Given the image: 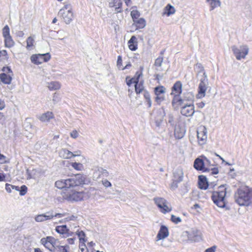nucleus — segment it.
Instances as JSON below:
<instances>
[{"label": "nucleus", "mask_w": 252, "mask_h": 252, "mask_svg": "<svg viewBox=\"0 0 252 252\" xmlns=\"http://www.w3.org/2000/svg\"><path fill=\"white\" fill-rule=\"evenodd\" d=\"M101 173L105 177H107L109 175L108 172L106 169H102Z\"/></svg>", "instance_id": "e2e57ef3"}, {"label": "nucleus", "mask_w": 252, "mask_h": 252, "mask_svg": "<svg viewBox=\"0 0 252 252\" xmlns=\"http://www.w3.org/2000/svg\"><path fill=\"white\" fill-rule=\"evenodd\" d=\"M52 215L54 217H57L59 218H62L65 216V214H61V213H54L53 211H52Z\"/></svg>", "instance_id": "13d9d810"}, {"label": "nucleus", "mask_w": 252, "mask_h": 252, "mask_svg": "<svg viewBox=\"0 0 252 252\" xmlns=\"http://www.w3.org/2000/svg\"><path fill=\"white\" fill-rule=\"evenodd\" d=\"M207 130L205 126H200L197 130V136L198 143L200 145L206 144L207 139Z\"/></svg>", "instance_id": "f8f14e48"}, {"label": "nucleus", "mask_w": 252, "mask_h": 252, "mask_svg": "<svg viewBox=\"0 0 252 252\" xmlns=\"http://www.w3.org/2000/svg\"><path fill=\"white\" fill-rule=\"evenodd\" d=\"M188 239L191 242H198L201 240V232L197 229H192L189 231H186Z\"/></svg>", "instance_id": "dca6fc26"}, {"label": "nucleus", "mask_w": 252, "mask_h": 252, "mask_svg": "<svg viewBox=\"0 0 252 252\" xmlns=\"http://www.w3.org/2000/svg\"><path fill=\"white\" fill-rule=\"evenodd\" d=\"M201 158H203V162H204L205 167H207L210 168V167L213 165V164H212L210 159H208L207 157H206L204 155L201 156Z\"/></svg>", "instance_id": "79ce46f5"}, {"label": "nucleus", "mask_w": 252, "mask_h": 252, "mask_svg": "<svg viewBox=\"0 0 252 252\" xmlns=\"http://www.w3.org/2000/svg\"><path fill=\"white\" fill-rule=\"evenodd\" d=\"M5 107V103L3 100L0 98V110H2Z\"/></svg>", "instance_id": "680f3d73"}, {"label": "nucleus", "mask_w": 252, "mask_h": 252, "mask_svg": "<svg viewBox=\"0 0 252 252\" xmlns=\"http://www.w3.org/2000/svg\"><path fill=\"white\" fill-rule=\"evenodd\" d=\"M85 177L81 174H77L65 180H60L55 182V186L60 189L65 190L75 188L84 183Z\"/></svg>", "instance_id": "f257e3e1"}, {"label": "nucleus", "mask_w": 252, "mask_h": 252, "mask_svg": "<svg viewBox=\"0 0 252 252\" xmlns=\"http://www.w3.org/2000/svg\"><path fill=\"white\" fill-rule=\"evenodd\" d=\"M41 243L43 244L45 248L48 249L50 251H55V246L51 244V243H49L45 239V238H43L41 239Z\"/></svg>", "instance_id": "473e14b6"}, {"label": "nucleus", "mask_w": 252, "mask_h": 252, "mask_svg": "<svg viewBox=\"0 0 252 252\" xmlns=\"http://www.w3.org/2000/svg\"><path fill=\"white\" fill-rule=\"evenodd\" d=\"M177 175H179V177L177 180H174L171 185V188L173 190L178 188V184L181 182L183 178V173L182 170L178 169L174 173V178H177Z\"/></svg>", "instance_id": "a211bd4d"}, {"label": "nucleus", "mask_w": 252, "mask_h": 252, "mask_svg": "<svg viewBox=\"0 0 252 252\" xmlns=\"http://www.w3.org/2000/svg\"><path fill=\"white\" fill-rule=\"evenodd\" d=\"M137 79V76L136 75V74H135V76L134 77L130 78L129 76H127L126 78V83L128 86H130L132 84L134 83L135 84Z\"/></svg>", "instance_id": "58836bf2"}, {"label": "nucleus", "mask_w": 252, "mask_h": 252, "mask_svg": "<svg viewBox=\"0 0 252 252\" xmlns=\"http://www.w3.org/2000/svg\"><path fill=\"white\" fill-rule=\"evenodd\" d=\"M2 35L4 38L10 36V29L8 25H6L2 29Z\"/></svg>", "instance_id": "a19ab883"}, {"label": "nucleus", "mask_w": 252, "mask_h": 252, "mask_svg": "<svg viewBox=\"0 0 252 252\" xmlns=\"http://www.w3.org/2000/svg\"><path fill=\"white\" fill-rule=\"evenodd\" d=\"M62 196L64 199L69 202L81 201L88 197L85 192L77 190L76 187L66 189L63 193Z\"/></svg>", "instance_id": "7ed1b4c3"}, {"label": "nucleus", "mask_w": 252, "mask_h": 252, "mask_svg": "<svg viewBox=\"0 0 252 252\" xmlns=\"http://www.w3.org/2000/svg\"><path fill=\"white\" fill-rule=\"evenodd\" d=\"M26 48L28 50H32L33 49L35 46V41L34 39V36H29L26 41Z\"/></svg>", "instance_id": "393cba45"}, {"label": "nucleus", "mask_w": 252, "mask_h": 252, "mask_svg": "<svg viewBox=\"0 0 252 252\" xmlns=\"http://www.w3.org/2000/svg\"><path fill=\"white\" fill-rule=\"evenodd\" d=\"M75 217L74 216H72L71 217H69L68 218H66L64 219V221H68L70 220H73L74 219H75Z\"/></svg>", "instance_id": "338daca9"}, {"label": "nucleus", "mask_w": 252, "mask_h": 252, "mask_svg": "<svg viewBox=\"0 0 252 252\" xmlns=\"http://www.w3.org/2000/svg\"><path fill=\"white\" fill-rule=\"evenodd\" d=\"M75 238H68L67 239L68 243L69 244H73L74 243Z\"/></svg>", "instance_id": "0e129e2a"}, {"label": "nucleus", "mask_w": 252, "mask_h": 252, "mask_svg": "<svg viewBox=\"0 0 252 252\" xmlns=\"http://www.w3.org/2000/svg\"><path fill=\"white\" fill-rule=\"evenodd\" d=\"M193 166L198 171H202L203 172H211L210 174L211 175H216L219 173V169L217 167L209 168L207 167H205L204 162H203V158H201V156L195 159Z\"/></svg>", "instance_id": "423d86ee"}, {"label": "nucleus", "mask_w": 252, "mask_h": 252, "mask_svg": "<svg viewBox=\"0 0 252 252\" xmlns=\"http://www.w3.org/2000/svg\"><path fill=\"white\" fill-rule=\"evenodd\" d=\"M171 220L173 222H174L176 224H178V223L181 222L182 221V220L180 217H176V216H175L174 215H171Z\"/></svg>", "instance_id": "a18cd8bd"}, {"label": "nucleus", "mask_w": 252, "mask_h": 252, "mask_svg": "<svg viewBox=\"0 0 252 252\" xmlns=\"http://www.w3.org/2000/svg\"><path fill=\"white\" fill-rule=\"evenodd\" d=\"M102 183L106 188L110 187L112 186L111 183L106 179L102 180Z\"/></svg>", "instance_id": "5fc2aeb1"}, {"label": "nucleus", "mask_w": 252, "mask_h": 252, "mask_svg": "<svg viewBox=\"0 0 252 252\" xmlns=\"http://www.w3.org/2000/svg\"><path fill=\"white\" fill-rule=\"evenodd\" d=\"M133 22V26L136 28V30L143 29L146 25V20L143 18H140Z\"/></svg>", "instance_id": "cd10ccee"}, {"label": "nucleus", "mask_w": 252, "mask_h": 252, "mask_svg": "<svg viewBox=\"0 0 252 252\" xmlns=\"http://www.w3.org/2000/svg\"><path fill=\"white\" fill-rule=\"evenodd\" d=\"M155 101L158 104H160L165 99L164 94H155Z\"/></svg>", "instance_id": "ea45409f"}, {"label": "nucleus", "mask_w": 252, "mask_h": 252, "mask_svg": "<svg viewBox=\"0 0 252 252\" xmlns=\"http://www.w3.org/2000/svg\"><path fill=\"white\" fill-rule=\"evenodd\" d=\"M172 105L174 109H184L187 106L190 107L191 110H193L194 107L192 104H187L184 103V100L180 96L173 97Z\"/></svg>", "instance_id": "9b49d317"}, {"label": "nucleus", "mask_w": 252, "mask_h": 252, "mask_svg": "<svg viewBox=\"0 0 252 252\" xmlns=\"http://www.w3.org/2000/svg\"><path fill=\"white\" fill-rule=\"evenodd\" d=\"M18 191H19L21 195H24L27 193V187L25 185H22L21 188H19V190Z\"/></svg>", "instance_id": "49530a36"}, {"label": "nucleus", "mask_w": 252, "mask_h": 252, "mask_svg": "<svg viewBox=\"0 0 252 252\" xmlns=\"http://www.w3.org/2000/svg\"><path fill=\"white\" fill-rule=\"evenodd\" d=\"M77 235L78 236V237H79V240L80 241H83L84 242H85L86 241L84 239V237L85 236V233L82 231H79L77 233Z\"/></svg>", "instance_id": "09e8293b"}, {"label": "nucleus", "mask_w": 252, "mask_h": 252, "mask_svg": "<svg viewBox=\"0 0 252 252\" xmlns=\"http://www.w3.org/2000/svg\"><path fill=\"white\" fill-rule=\"evenodd\" d=\"M130 15L133 20V22L137 19L140 18V13L136 9L132 10L130 12Z\"/></svg>", "instance_id": "4c0bfd02"}, {"label": "nucleus", "mask_w": 252, "mask_h": 252, "mask_svg": "<svg viewBox=\"0 0 252 252\" xmlns=\"http://www.w3.org/2000/svg\"><path fill=\"white\" fill-rule=\"evenodd\" d=\"M79 248L81 252H89L88 250L87 249L85 242H83L79 245Z\"/></svg>", "instance_id": "8fccbe9b"}, {"label": "nucleus", "mask_w": 252, "mask_h": 252, "mask_svg": "<svg viewBox=\"0 0 252 252\" xmlns=\"http://www.w3.org/2000/svg\"><path fill=\"white\" fill-rule=\"evenodd\" d=\"M186 129L185 125L184 123H179L176 125L174 128V136L176 139H180L182 138L185 133Z\"/></svg>", "instance_id": "4468645a"}, {"label": "nucleus", "mask_w": 252, "mask_h": 252, "mask_svg": "<svg viewBox=\"0 0 252 252\" xmlns=\"http://www.w3.org/2000/svg\"><path fill=\"white\" fill-rule=\"evenodd\" d=\"M69 247L66 245L65 246L56 245L55 248V251L57 252H68Z\"/></svg>", "instance_id": "c9c22d12"}, {"label": "nucleus", "mask_w": 252, "mask_h": 252, "mask_svg": "<svg viewBox=\"0 0 252 252\" xmlns=\"http://www.w3.org/2000/svg\"><path fill=\"white\" fill-rule=\"evenodd\" d=\"M45 239L47 240V242L49 243H51V244L53 245H54V246H56V239L52 237H47L46 238H45Z\"/></svg>", "instance_id": "de8ad7c7"}, {"label": "nucleus", "mask_w": 252, "mask_h": 252, "mask_svg": "<svg viewBox=\"0 0 252 252\" xmlns=\"http://www.w3.org/2000/svg\"><path fill=\"white\" fill-rule=\"evenodd\" d=\"M61 87L60 83L58 81H52L48 83V88L50 91L59 90Z\"/></svg>", "instance_id": "7c9ffc66"}, {"label": "nucleus", "mask_w": 252, "mask_h": 252, "mask_svg": "<svg viewBox=\"0 0 252 252\" xmlns=\"http://www.w3.org/2000/svg\"><path fill=\"white\" fill-rule=\"evenodd\" d=\"M127 45L130 50L132 51H136L138 48V41L136 37L132 35L128 41Z\"/></svg>", "instance_id": "5701e85b"}, {"label": "nucleus", "mask_w": 252, "mask_h": 252, "mask_svg": "<svg viewBox=\"0 0 252 252\" xmlns=\"http://www.w3.org/2000/svg\"><path fill=\"white\" fill-rule=\"evenodd\" d=\"M235 202L241 206H249L252 203V189L247 186L237 189L234 195Z\"/></svg>", "instance_id": "f03ea898"}, {"label": "nucleus", "mask_w": 252, "mask_h": 252, "mask_svg": "<svg viewBox=\"0 0 252 252\" xmlns=\"http://www.w3.org/2000/svg\"><path fill=\"white\" fill-rule=\"evenodd\" d=\"M108 6L116 13H122L123 11L121 0H111L108 3Z\"/></svg>", "instance_id": "2eb2a0df"}, {"label": "nucleus", "mask_w": 252, "mask_h": 252, "mask_svg": "<svg viewBox=\"0 0 252 252\" xmlns=\"http://www.w3.org/2000/svg\"><path fill=\"white\" fill-rule=\"evenodd\" d=\"M232 50L236 58L238 60L245 59L249 53V48L247 45H244L240 46L238 48L236 46L232 47Z\"/></svg>", "instance_id": "1a4fd4ad"}, {"label": "nucleus", "mask_w": 252, "mask_h": 252, "mask_svg": "<svg viewBox=\"0 0 252 252\" xmlns=\"http://www.w3.org/2000/svg\"><path fill=\"white\" fill-rule=\"evenodd\" d=\"M216 248V246H212V247L206 249L205 252H215Z\"/></svg>", "instance_id": "bf43d9fd"}, {"label": "nucleus", "mask_w": 252, "mask_h": 252, "mask_svg": "<svg viewBox=\"0 0 252 252\" xmlns=\"http://www.w3.org/2000/svg\"><path fill=\"white\" fill-rule=\"evenodd\" d=\"M54 118V115L51 111H47L39 116V119L42 122H48Z\"/></svg>", "instance_id": "a878e982"}, {"label": "nucleus", "mask_w": 252, "mask_h": 252, "mask_svg": "<svg viewBox=\"0 0 252 252\" xmlns=\"http://www.w3.org/2000/svg\"><path fill=\"white\" fill-rule=\"evenodd\" d=\"M164 51H162L160 52L161 56L157 58L155 61L154 65L157 67H159L161 66L163 61V55L164 54Z\"/></svg>", "instance_id": "f704fd0d"}, {"label": "nucleus", "mask_w": 252, "mask_h": 252, "mask_svg": "<svg viewBox=\"0 0 252 252\" xmlns=\"http://www.w3.org/2000/svg\"><path fill=\"white\" fill-rule=\"evenodd\" d=\"M226 188L225 185H221L219 187V190L214 191L212 195V199L214 203L220 208H224L225 206V197L226 196Z\"/></svg>", "instance_id": "39448f33"}, {"label": "nucleus", "mask_w": 252, "mask_h": 252, "mask_svg": "<svg viewBox=\"0 0 252 252\" xmlns=\"http://www.w3.org/2000/svg\"><path fill=\"white\" fill-rule=\"evenodd\" d=\"M166 89L163 86H158L154 89V93L155 94H164Z\"/></svg>", "instance_id": "e433bc0d"}, {"label": "nucleus", "mask_w": 252, "mask_h": 252, "mask_svg": "<svg viewBox=\"0 0 252 252\" xmlns=\"http://www.w3.org/2000/svg\"><path fill=\"white\" fill-rule=\"evenodd\" d=\"M207 87L204 80H201L198 86V92L196 95L197 98H202L205 96Z\"/></svg>", "instance_id": "aec40b11"}, {"label": "nucleus", "mask_w": 252, "mask_h": 252, "mask_svg": "<svg viewBox=\"0 0 252 252\" xmlns=\"http://www.w3.org/2000/svg\"><path fill=\"white\" fill-rule=\"evenodd\" d=\"M81 152L80 151H75L74 153H73V157H75L76 156H79L81 155Z\"/></svg>", "instance_id": "69168bd1"}, {"label": "nucleus", "mask_w": 252, "mask_h": 252, "mask_svg": "<svg viewBox=\"0 0 252 252\" xmlns=\"http://www.w3.org/2000/svg\"><path fill=\"white\" fill-rule=\"evenodd\" d=\"M198 185L200 189H206L209 187V184L206 177L204 175L198 176Z\"/></svg>", "instance_id": "b1692460"}, {"label": "nucleus", "mask_w": 252, "mask_h": 252, "mask_svg": "<svg viewBox=\"0 0 252 252\" xmlns=\"http://www.w3.org/2000/svg\"><path fill=\"white\" fill-rule=\"evenodd\" d=\"M11 189H12V185H10V184H6V185H5V189H6V190L8 192L10 193L11 191Z\"/></svg>", "instance_id": "052dcab7"}, {"label": "nucleus", "mask_w": 252, "mask_h": 252, "mask_svg": "<svg viewBox=\"0 0 252 252\" xmlns=\"http://www.w3.org/2000/svg\"><path fill=\"white\" fill-rule=\"evenodd\" d=\"M56 231L64 235V237L72 236L73 233L67 228L66 225L57 226L55 229Z\"/></svg>", "instance_id": "412c9836"}, {"label": "nucleus", "mask_w": 252, "mask_h": 252, "mask_svg": "<svg viewBox=\"0 0 252 252\" xmlns=\"http://www.w3.org/2000/svg\"><path fill=\"white\" fill-rule=\"evenodd\" d=\"M59 156L63 158L69 159L73 157V153L66 149H62L59 151Z\"/></svg>", "instance_id": "c85d7f7f"}, {"label": "nucleus", "mask_w": 252, "mask_h": 252, "mask_svg": "<svg viewBox=\"0 0 252 252\" xmlns=\"http://www.w3.org/2000/svg\"><path fill=\"white\" fill-rule=\"evenodd\" d=\"M154 115L155 116V129L158 133H162L165 131L164 127L162 125L163 119L165 115V111H156Z\"/></svg>", "instance_id": "6e6552de"}, {"label": "nucleus", "mask_w": 252, "mask_h": 252, "mask_svg": "<svg viewBox=\"0 0 252 252\" xmlns=\"http://www.w3.org/2000/svg\"><path fill=\"white\" fill-rule=\"evenodd\" d=\"M12 74H7L5 73L0 74V79L1 81L5 84H9L12 80L11 75Z\"/></svg>", "instance_id": "c756f323"}, {"label": "nucleus", "mask_w": 252, "mask_h": 252, "mask_svg": "<svg viewBox=\"0 0 252 252\" xmlns=\"http://www.w3.org/2000/svg\"><path fill=\"white\" fill-rule=\"evenodd\" d=\"M195 111H181L182 115L185 116L186 117H189L192 116Z\"/></svg>", "instance_id": "3c124183"}, {"label": "nucleus", "mask_w": 252, "mask_h": 252, "mask_svg": "<svg viewBox=\"0 0 252 252\" xmlns=\"http://www.w3.org/2000/svg\"><path fill=\"white\" fill-rule=\"evenodd\" d=\"M63 20L66 24H69L73 18L72 8L70 4H65L59 12Z\"/></svg>", "instance_id": "0eeeda50"}, {"label": "nucleus", "mask_w": 252, "mask_h": 252, "mask_svg": "<svg viewBox=\"0 0 252 252\" xmlns=\"http://www.w3.org/2000/svg\"><path fill=\"white\" fill-rule=\"evenodd\" d=\"M50 59L51 55L49 53L33 54L31 57V61L32 63L36 65L47 62L50 60Z\"/></svg>", "instance_id": "9d476101"}, {"label": "nucleus", "mask_w": 252, "mask_h": 252, "mask_svg": "<svg viewBox=\"0 0 252 252\" xmlns=\"http://www.w3.org/2000/svg\"><path fill=\"white\" fill-rule=\"evenodd\" d=\"M52 210L47 212L45 214H41L35 216L34 219L36 222H42L45 220L53 219Z\"/></svg>", "instance_id": "6ab92c4d"}, {"label": "nucleus", "mask_w": 252, "mask_h": 252, "mask_svg": "<svg viewBox=\"0 0 252 252\" xmlns=\"http://www.w3.org/2000/svg\"><path fill=\"white\" fill-rule=\"evenodd\" d=\"M2 70L7 73L12 74V72L8 66H4L2 68Z\"/></svg>", "instance_id": "4d7b16f0"}, {"label": "nucleus", "mask_w": 252, "mask_h": 252, "mask_svg": "<svg viewBox=\"0 0 252 252\" xmlns=\"http://www.w3.org/2000/svg\"><path fill=\"white\" fill-rule=\"evenodd\" d=\"M176 12L175 8L170 4H168L164 7L162 15L169 16L171 15L174 14Z\"/></svg>", "instance_id": "bb28decb"}, {"label": "nucleus", "mask_w": 252, "mask_h": 252, "mask_svg": "<svg viewBox=\"0 0 252 252\" xmlns=\"http://www.w3.org/2000/svg\"><path fill=\"white\" fill-rule=\"evenodd\" d=\"M123 60L121 56H119L118 57L117 62V65L119 68H121L122 66Z\"/></svg>", "instance_id": "603ef678"}, {"label": "nucleus", "mask_w": 252, "mask_h": 252, "mask_svg": "<svg viewBox=\"0 0 252 252\" xmlns=\"http://www.w3.org/2000/svg\"><path fill=\"white\" fill-rule=\"evenodd\" d=\"M211 7V10L220 5V2L219 0H206Z\"/></svg>", "instance_id": "72a5a7b5"}, {"label": "nucleus", "mask_w": 252, "mask_h": 252, "mask_svg": "<svg viewBox=\"0 0 252 252\" xmlns=\"http://www.w3.org/2000/svg\"><path fill=\"white\" fill-rule=\"evenodd\" d=\"M4 46L8 48L12 47L15 44L11 36L4 38Z\"/></svg>", "instance_id": "2f4dec72"}, {"label": "nucleus", "mask_w": 252, "mask_h": 252, "mask_svg": "<svg viewBox=\"0 0 252 252\" xmlns=\"http://www.w3.org/2000/svg\"><path fill=\"white\" fill-rule=\"evenodd\" d=\"M143 70V67H140V69L136 72L137 81L134 85L135 91L137 94L143 92V95L146 99L148 107H150L152 105V101L151 100L150 93L148 91L144 90L143 83L142 82H139V79L142 75Z\"/></svg>", "instance_id": "20e7f679"}, {"label": "nucleus", "mask_w": 252, "mask_h": 252, "mask_svg": "<svg viewBox=\"0 0 252 252\" xmlns=\"http://www.w3.org/2000/svg\"><path fill=\"white\" fill-rule=\"evenodd\" d=\"M70 135L71 137H72V138L76 139L78 137L79 134L77 130H73L72 131L70 132Z\"/></svg>", "instance_id": "864d4df0"}, {"label": "nucleus", "mask_w": 252, "mask_h": 252, "mask_svg": "<svg viewBox=\"0 0 252 252\" xmlns=\"http://www.w3.org/2000/svg\"><path fill=\"white\" fill-rule=\"evenodd\" d=\"M123 0L125 1L126 4L127 6H129L131 4V0Z\"/></svg>", "instance_id": "774afa93"}, {"label": "nucleus", "mask_w": 252, "mask_h": 252, "mask_svg": "<svg viewBox=\"0 0 252 252\" xmlns=\"http://www.w3.org/2000/svg\"><path fill=\"white\" fill-rule=\"evenodd\" d=\"M182 83L180 81H177L171 89L170 94L172 97L180 96L182 93Z\"/></svg>", "instance_id": "f3484780"}, {"label": "nucleus", "mask_w": 252, "mask_h": 252, "mask_svg": "<svg viewBox=\"0 0 252 252\" xmlns=\"http://www.w3.org/2000/svg\"><path fill=\"white\" fill-rule=\"evenodd\" d=\"M1 56L5 57L6 59H8V55L6 50H2L0 51V57Z\"/></svg>", "instance_id": "6e6d98bb"}, {"label": "nucleus", "mask_w": 252, "mask_h": 252, "mask_svg": "<svg viewBox=\"0 0 252 252\" xmlns=\"http://www.w3.org/2000/svg\"><path fill=\"white\" fill-rule=\"evenodd\" d=\"M35 172V170H30L29 169L27 170V179H34L35 177L34 175V174Z\"/></svg>", "instance_id": "37998d69"}, {"label": "nucleus", "mask_w": 252, "mask_h": 252, "mask_svg": "<svg viewBox=\"0 0 252 252\" xmlns=\"http://www.w3.org/2000/svg\"><path fill=\"white\" fill-rule=\"evenodd\" d=\"M72 166L77 170H81L83 168L82 164L77 162H73L71 164Z\"/></svg>", "instance_id": "c03bdc74"}, {"label": "nucleus", "mask_w": 252, "mask_h": 252, "mask_svg": "<svg viewBox=\"0 0 252 252\" xmlns=\"http://www.w3.org/2000/svg\"><path fill=\"white\" fill-rule=\"evenodd\" d=\"M169 235L168 228L165 225H161L157 236V241H159L167 237Z\"/></svg>", "instance_id": "4be33fe9"}, {"label": "nucleus", "mask_w": 252, "mask_h": 252, "mask_svg": "<svg viewBox=\"0 0 252 252\" xmlns=\"http://www.w3.org/2000/svg\"><path fill=\"white\" fill-rule=\"evenodd\" d=\"M154 200L162 213L165 214L171 211V209L167 206V201L165 199L161 197H155Z\"/></svg>", "instance_id": "ddd939ff"}]
</instances>
